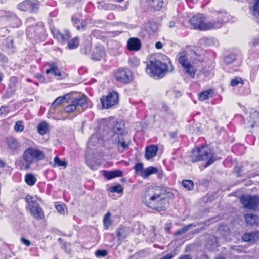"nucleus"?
Instances as JSON below:
<instances>
[{
	"mask_svg": "<svg viewBox=\"0 0 259 259\" xmlns=\"http://www.w3.org/2000/svg\"><path fill=\"white\" fill-rule=\"evenodd\" d=\"M45 157L44 152L37 148H27L23 153V159L25 162L22 164L23 168L26 170L29 169L32 163L44 159Z\"/></svg>",
	"mask_w": 259,
	"mask_h": 259,
	"instance_id": "7ed1b4c3",
	"label": "nucleus"
},
{
	"mask_svg": "<svg viewBox=\"0 0 259 259\" xmlns=\"http://www.w3.org/2000/svg\"><path fill=\"white\" fill-rule=\"evenodd\" d=\"M14 130L16 132H22L24 130V126L22 121H18L14 125Z\"/></svg>",
	"mask_w": 259,
	"mask_h": 259,
	"instance_id": "ea45409f",
	"label": "nucleus"
},
{
	"mask_svg": "<svg viewBox=\"0 0 259 259\" xmlns=\"http://www.w3.org/2000/svg\"><path fill=\"white\" fill-rule=\"evenodd\" d=\"M17 79L16 77H13L10 79V84L9 88L11 90L10 92L13 94L16 90L15 85L17 83Z\"/></svg>",
	"mask_w": 259,
	"mask_h": 259,
	"instance_id": "e433bc0d",
	"label": "nucleus"
},
{
	"mask_svg": "<svg viewBox=\"0 0 259 259\" xmlns=\"http://www.w3.org/2000/svg\"><path fill=\"white\" fill-rule=\"evenodd\" d=\"M33 19L32 18H28L27 20V22H28V21H31V20H33Z\"/></svg>",
	"mask_w": 259,
	"mask_h": 259,
	"instance_id": "338daca9",
	"label": "nucleus"
},
{
	"mask_svg": "<svg viewBox=\"0 0 259 259\" xmlns=\"http://www.w3.org/2000/svg\"><path fill=\"white\" fill-rule=\"evenodd\" d=\"M110 191L111 192H117L120 193L123 191V188L121 185H118L117 186L111 187L110 188Z\"/></svg>",
	"mask_w": 259,
	"mask_h": 259,
	"instance_id": "a19ab883",
	"label": "nucleus"
},
{
	"mask_svg": "<svg viewBox=\"0 0 259 259\" xmlns=\"http://www.w3.org/2000/svg\"><path fill=\"white\" fill-rule=\"evenodd\" d=\"M141 46V41L137 38H131L127 41V48L129 50L138 51Z\"/></svg>",
	"mask_w": 259,
	"mask_h": 259,
	"instance_id": "dca6fc26",
	"label": "nucleus"
},
{
	"mask_svg": "<svg viewBox=\"0 0 259 259\" xmlns=\"http://www.w3.org/2000/svg\"><path fill=\"white\" fill-rule=\"evenodd\" d=\"M107 253V251L106 250H97L95 252V255L97 257H103L106 256Z\"/></svg>",
	"mask_w": 259,
	"mask_h": 259,
	"instance_id": "79ce46f5",
	"label": "nucleus"
},
{
	"mask_svg": "<svg viewBox=\"0 0 259 259\" xmlns=\"http://www.w3.org/2000/svg\"><path fill=\"white\" fill-rule=\"evenodd\" d=\"M113 130L114 132L117 134H121L122 132V130L119 127H114Z\"/></svg>",
	"mask_w": 259,
	"mask_h": 259,
	"instance_id": "5fc2aeb1",
	"label": "nucleus"
},
{
	"mask_svg": "<svg viewBox=\"0 0 259 259\" xmlns=\"http://www.w3.org/2000/svg\"><path fill=\"white\" fill-rule=\"evenodd\" d=\"M6 108L4 107H2L0 108V115H3V114H4L6 112Z\"/></svg>",
	"mask_w": 259,
	"mask_h": 259,
	"instance_id": "052dcab7",
	"label": "nucleus"
},
{
	"mask_svg": "<svg viewBox=\"0 0 259 259\" xmlns=\"http://www.w3.org/2000/svg\"><path fill=\"white\" fill-rule=\"evenodd\" d=\"M26 201L28 209L31 216L36 220H42L45 217L44 213L35 198L31 195H27L26 197Z\"/></svg>",
	"mask_w": 259,
	"mask_h": 259,
	"instance_id": "0eeeda50",
	"label": "nucleus"
},
{
	"mask_svg": "<svg viewBox=\"0 0 259 259\" xmlns=\"http://www.w3.org/2000/svg\"><path fill=\"white\" fill-rule=\"evenodd\" d=\"M161 198V189L159 187H152L145 191L143 201L147 206L152 208Z\"/></svg>",
	"mask_w": 259,
	"mask_h": 259,
	"instance_id": "39448f33",
	"label": "nucleus"
},
{
	"mask_svg": "<svg viewBox=\"0 0 259 259\" xmlns=\"http://www.w3.org/2000/svg\"><path fill=\"white\" fill-rule=\"evenodd\" d=\"M213 91L212 90L205 91L200 93L199 95V99L200 101H204L208 98L209 95Z\"/></svg>",
	"mask_w": 259,
	"mask_h": 259,
	"instance_id": "473e14b6",
	"label": "nucleus"
},
{
	"mask_svg": "<svg viewBox=\"0 0 259 259\" xmlns=\"http://www.w3.org/2000/svg\"><path fill=\"white\" fill-rule=\"evenodd\" d=\"M240 83L243 84L242 79L240 77H235L231 80V85L234 87Z\"/></svg>",
	"mask_w": 259,
	"mask_h": 259,
	"instance_id": "37998d69",
	"label": "nucleus"
},
{
	"mask_svg": "<svg viewBox=\"0 0 259 259\" xmlns=\"http://www.w3.org/2000/svg\"><path fill=\"white\" fill-rule=\"evenodd\" d=\"M19 10L23 11H29L31 13H35L38 10V4L35 0H26L18 5Z\"/></svg>",
	"mask_w": 259,
	"mask_h": 259,
	"instance_id": "f8f14e48",
	"label": "nucleus"
},
{
	"mask_svg": "<svg viewBox=\"0 0 259 259\" xmlns=\"http://www.w3.org/2000/svg\"><path fill=\"white\" fill-rule=\"evenodd\" d=\"M103 175L108 180H110L117 177H120L122 175V172L120 170H116L112 171H103Z\"/></svg>",
	"mask_w": 259,
	"mask_h": 259,
	"instance_id": "5701e85b",
	"label": "nucleus"
},
{
	"mask_svg": "<svg viewBox=\"0 0 259 259\" xmlns=\"http://www.w3.org/2000/svg\"><path fill=\"white\" fill-rule=\"evenodd\" d=\"M157 169L154 167H149L142 172L141 176L144 178H147L149 175L157 172Z\"/></svg>",
	"mask_w": 259,
	"mask_h": 259,
	"instance_id": "bb28decb",
	"label": "nucleus"
},
{
	"mask_svg": "<svg viewBox=\"0 0 259 259\" xmlns=\"http://www.w3.org/2000/svg\"><path fill=\"white\" fill-rule=\"evenodd\" d=\"M72 21L75 26L77 25H78V23L79 22H80V20L78 19L76 14L73 16V17L72 18Z\"/></svg>",
	"mask_w": 259,
	"mask_h": 259,
	"instance_id": "8fccbe9b",
	"label": "nucleus"
},
{
	"mask_svg": "<svg viewBox=\"0 0 259 259\" xmlns=\"http://www.w3.org/2000/svg\"><path fill=\"white\" fill-rule=\"evenodd\" d=\"M236 59V56L234 54H230L226 56L224 58L225 63L229 64L232 63Z\"/></svg>",
	"mask_w": 259,
	"mask_h": 259,
	"instance_id": "58836bf2",
	"label": "nucleus"
},
{
	"mask_svg": "<svg viewBox=\"0 0 259 259\" xmlns=\"http://www.w3.org/2000/svg\"><path fill=\"white\" fill-rule=\"evenodd\" d=\"M54 162L55 165H57V166L60 167L65 168L67 165V163L66 161L61 160L58 156H56L54 158Z\"/></svg>",
	"mask_w": 259,
	"mask_h": 259,
	"instance_id": "72a5a7b5",
	"label": "nucleus"
},
{
	"mask_svg": "<svg viewBox=\"0 0 259 259\" xmlns=\"http://www.w3.org/2000/svg\"><path fill=\"white\" fill-rule=\"evenodd\" d=\"M217 238L214 236H210L207 241V247L209 249L213 250L218 246Z\"/></svg>",
	"mask_w": 259,
	"mask_h": 259,
	"instance_id": "b1692460",
	"label": "nucleus"
},
{
	"mask_svg": "<svg viewBox=\"0 0 259 259\" xmlns=\"http://www.w3.org/2000/svg\"><path fill=\"white\" fill-rule=\"evenodd\" d=\"M25 182L29 186H33L35 184L36 179L32 174H27L25 177Z\"/></svg>",
	"mask_w": 259,
	"mask_h": 259,
	"instance_id": "cd10ccee",
	"label": "nucleus"
},
{
	"mask_svg": "<svg viewBox=\"0 0 259 259\" xmlns=\"http://www.w3.org/2000/svg\"><path fill=\"white\" fill-rule=\"evenodd\" d=\"M79 45V39L76 37L70 40L68 42V47L70 49L76 48Z\"/></svg>",
	"mask_w": 259,
	"mask_h": 259,
	"instance_id": "7c9ffc66",
	"label": "nucleus"
},
{
	"mask_svg": "<svg viewBox=\"0 0 259 259\" xmlns=\"http://www.w3.org/2000/svg\"><path fill=\"white\" fill-rule=\"evenodd\" d=\"M143 165L142 163H137L135 165V169L136 172H140L141 174L144 170Z\"/></svg>",
	"mask_w": 259,
	"mask_h": 259,
	"instance_id": "de8ad7c7",
	"label": "nucleus"
},
{
	"mask_svg": "<svg viewBox=\"0 0 259 259\" xmlns=\"http://www.w3.org/2000/svg\"><path fill=\"white\" fill-rule=\"evenodd\" d=\"M56 208L57 211L59 213H60V214H64L65 213L64 207L63 205H61V204L56 205Z\"/></svg>",
	"mask_w": 259,
	"mask_h": 259,
	"instance_id": "09e8293b",
	"label": "nucleus"
},
{
	"mask_svg": "<svg viewBox=\"0 0 259 259\" xmlns=\"http://www.w3.org/2000/svg\"><path fill=\"white\" fill-rule=\"evenodd\" d=\"M52 33L54 37L61 43L67 40L70 36L69 32L66 30L60 32L58 30L54 29L52 31Z\"/></svg>",
	"mask_w": 259,
	"mask_h": 259,
	"instance_id": "2eb2a0df",
	"label": "nucleus"
},
{
	"mask_svg": "<svg viewBox=\"0 0 259 259\" xmlns=\"http://www.w3.org/2000/svg\"><path fill=\"white\" fill-rule=\"evenodd\" d=\"M173 66L168 58L163 55H160L152 59L147 64L146 72L150 76L156 78L163 77L166 73L171 72Z\"/></svg>",
	"mask_w": 259,
	"mask_h": 259,
	"instance_id": "f257e3e1",
	"label": "nucleus"
},
{
	"mask_svg": "<svg viewBox=\"0 0 259 259\" xmlns=\"http://www.w3.org/2000/svg\"><path fill=\"white\" fill-rule=\"evenodd\" d=\"M240 201L245 208L255 210L259 207V196L243 195Z\"/></svg>",
	"mask_w": 259,
	"mask_h": 259,
	"instance_id": "1a4fd4ad",
	"label": "nucleus"
},
{
	"mask_svg": "<svg viewBox=\"0 0 259 259\" xmlns=\"http://www.w3.org/2000/svg\"><path fill=\"white\" fill-rule=\"evenodd\" d=\"M220 20H212L205 22V17L202 14H197L193 16L189 20V22L195 29L200 30H207L211 29L219 28L221 27L223 22H225L222 17Z\"/></svg>",
	"mask_w": 259,
	"mask_h": 259,
	"instance_id": "f03ea898",
	"label": "nucleus"
},
{
	"mask_svg": "<svg viewBox=\"0 0 259 259\" xmlns=\"http://www.w3.org/2000/svg\"><path fill=\"white\" fill-rule=\"evenodd\" d=\"M179 259H191V257L189 255H185L181 256Z\"/></svg>",
	"mask_w": 259,
	"mask_h": 259,
	"instance_id": "680f3d73",
	"label": "nucleus"
},
{
	"mask_svg": "<svg viewBox=\"0 0 259 259\" xmlns=\"http://www.w3.org/2000/svg\"><path fill=\"white\" fill-rule=\"evenodd\" d=\"M128 62L130 64L134 67L138 66L140 63V60L136 57L130 58L128 60Z\"/></svg>",
	"mask_w": 259,
	"mask_h": 259,
	"instance_id": "4c0bfd02",
	"label": "nucleus"
},
{
	"mask_svg": "<svg viewBox=\"0 0 259 259\" xmlns=\"http://www.w3.org/2000/svg\"><path fill=\"white\" fill-rule=\"evenodd\" d=\"M252 13L254 16L259 15V0H254Z\"/></svg>",
	"mask_w": 259,
	"mask_h": 259,
	"instance_id": "f704fd0d",
	"label": "nucleus"
},
{
	"mask_svg": "<svg viewBox=\"0 0 259 259\" xmlns=\"http://www.w3.org/2000/svg\"><path fill=\"white\" fill-rule=\"evenodd\" d=\"M242 240L245 242H254L259 239V232L254 231L246 233L242 237Z\"/></svg>",
	"mask_w": 259,
	"mask_h": 259,
	"instance_id": "f3484780",
	"label": "nucleus"
},
{
	"mask_svg": "<svg viewBox=\"0 0 259 259\" xmlns=\"http://www.w3.org/2000/svg\"><path fill=\"white\" fill-rule=\"evenodd\" d=\"M118 101V94L115 92H111L106 96L101 98L102 106L105 108H109L115 105Z\"/></svg>",
	"mask_w": 259,
	"mask_h": 259,
	"instance_id": "9d476101",
	"label": "nucleus"
},
{
	"mask_svg": "<svg viewBox=\"0 0 259 259\" xmlns=\"http://www.w3.org/2000/svg\"><path fill=\"white\" fill-rule=\"evenodd\" d=\"M48 129V126L46 122H41L37 126V131L41 135L46 134Z\"/></svg>",
	"mask_w": 259,
	"mask_h": 259,
	"instance_id": "c85d7f7f",
	"label": "nucleus"
},
{
	"mask_svg": "<svg viewBox=\"0 0 259 259\" xmlns=\"http://www.w3.org/2000/svg\"><path fill=\"white\" fill-rule=\"evenodd\" d=\"M215 259H225V258L222 257H218Z\"/></svg>",
	"mask_w": 259,
	"mask_h": 259,
	"instance_id": "774afa93",
	"label": "nucleus"
},
{
	"mask_svg": "<svg viewBox=\"0 0 259 259\" xmlns=\"http://www.w3.org/2000/svg\"><path fill=\"white\" fill-rule=\"evenodd\" d=\"M166 200L165 198H161L160 200L158 201V203L155 204V207L152 209L157 210L158 211L164 210L166 206Z\"/></svg>",
	"mask_w": 259,
	"mask_h": 259,
	"instance_id": "a878e982",
	"label": "nucleus"
},
{
	"mask_svg": "<svg viewBox=\"0 0 259 259\" xmlns=\"http://www.w3.org/2000/svg\"><path fill=\"white\" fill-rule=\"evenodd\" d=\"M192 226H195V225L194 224H190L188 225L185 226L182 229V231H184V233L186 232L187 231H188L191 227Z\"/></svg>",
	"mask_w": 259,
	"mask_h": 259,
	"instance_id": "3c124183",
	"label": "nucleus"
},
{
	"mask_svg": "<svg viewBox=\"0 0 259 259\" xmlns=\"http://www.w3.org/2000/svg\"><path fill=\"white\" fill-rule=\"evenodd\" d=\"M162 44L160 41H158L155 44V47L158 49H161L162 48Z\"/></svg>",
	"mask_w": 259,
	"mask_h": 259,
	"instance_id": "13d9d810",
	"label": "nucleus"
},
{
	"mask_svg": "<svg viewBox=\"0 0 259 259\" xmlns=\"http://www.w3.org/2000/svg\"><path fill=\"white\" fill-rule=\"evenodd\" d=\"M158 147L154 145H151L146 147L145 157L147 160H150L154 157L157 154Z\"/></svg>",
	"mask_w": 259,
	"mask_h": 259,
	"instance_id": "a211bd4d",
	"label": "nucleus"
},
{
	"mask_svg": "<svg viewBox=\"0 0 259 259\" xmlns=\"http://www.w3.org/2000/svg\"><path fill=\"white\" fill-rule=\"evenodd\" d=\"M174 257V255L172 254H167L160 259H172Z\"/></svg>",
	"mask_w": 259,
	"mask_h": 259,
	"instance_id": "864d4df0",
	"label": "nucleus"
},
{
	"mask_svg": "<svg viewBox=\"0 0 259 259\" xmlns=\"http://www.w3.org/2000/svg\"><path fill=\"white\" fill-rule=\"evenodd\" d=\"M57 119L58 120H65V118L64 117H57Z\"/></svg>",
	"mask_w": 259,
	"mask_h": 259,
	"instance_id": "69168bd1",
	"label": "nucleus"
},
{
	"mask_svg": "<svg viewBox=\"0 0 259 259\" xmlns=\"http://www.w3.org/2000/svg\"><path fill=\"white\" fill-rule=\"evenodd\" d=\"M244 218L246 223L249 225H259V217L250 213L245 214Z\"/></svg>",
	"mask_w": 259,
	"mask_h": 259,
	"instance_id": "6ab92c4d",
	"label": "nucleus"
},
{
	"mask_svg": "<svg viewBox=\"0 0 259 259\" xmlns=\"http://www.w3.org/2000/svg\"><path fill=\"white\" fill-rule=\"evenodd\" d=\"M86 163L87 165L92 169V170H96L98 167V165L97 164H92V161L90 160L87 159L86 160Z\"/></svg>",
	"mask_w": 259,
	"mask_h": 259,
	"instance_id": "a18cd8bd",
	"label": "nucleus"
},
{
	"mask_svg": "<svg viewBox=\"0 0 259 259\" xmlns=\"http://www.w3.org/2000/svg\"><path fill=\"white\" fill-rule=\"evenodd\" d=\"M105 55L104 48L101 45L97 46L92 51L91 58L93 60L98 61L103 58Z\"/></svg>",
	"mask_w": 259,
	"mask_h": 259,
	"instance_id": "4468645a",
	"label": "nucleus"
},
{
	"mask_svg": "<svg viewBox=\"0 0 259 259\" xmlns=\"http://www.w3.org/2000/svg\"><path fill=\"white\" fill-rule=\"evenodd\" d=\"M146 1L155 10H159L163 6V0H146Z\"/></svg>",
	"mask_w": 259,
	"mask_h": 259,
	"instance_id": "393cba45",
	"label": "nucleus"
},
{
	"mask_svg": "<svg viewBox=\"0 0 259 259\" xmlns=\"http://www.w3.org/2000/svg\"><path fill=\"white\" fill-rule=\"evenodd\" d=\"M67 96H68L67 94L65 96H60L57 98L52 103V106L55 107L60 105L63 102V101L66 98Z\"/></svg>",
	"mask_w": 259,
	"mask_h": 259,
	"instance_id": "c9c22d12",
	"label": "nucleus"
},
{
	"mask_svg": "<svg viewBox=\"0 0 259 259\" xmlns=\"http://www.w3.org/2000/svg\"><path fill=\"white\" fill-rule=\"evenodd\" d=\"M183 186L187 190H191L193 188V182L190 180H185L182 181Z\"/></svg>",
	"mask_w": 259,
	"mask_h": 259,
	"instance_id": "2f4dec72",
	"label": "nucleus"
},
{
	"mask_svg": "<svg viewBox=\"0 0 259 259\" xmlns=\"http://www.w3.org/2000/svg\"><path fill=\"white\" fill-rule=\"evenodd\" d=\"M231 249L232 250L235 251L237 253H241L244 250V248L239 245L232 246Z\"/></svg>",
	"mask_w": 259,
	"mask_h": 259,
	"instance_id": "c03bdc74",
	"label": "nucleus"
},
{
	"mask_svg": "<svg viewBox=\"0 0 259 259\" xmlns=\"http://www.w3.org/2000/svg\"><path fill=\"white\" fill-rule=\"evenodd\" d=\"M87 99L84 95L79 97L74 98L70 99L68 104L64 108L65 112L69 113L73 112L81 113L87 108Z\"/></svg>",
	"mask_w": 259,
	"mask_h": 259,
	"instance_id": "423d86ee",
	"label": "nucleus"
},
{
	"mask_svg": "<svg viewBox=\"0 0 259 259\" xmlns=\"http://www.w3.org/2000/svg\"><path fill=\"white\" fill-rule=\"evenodd\" d=\"M117 80L119 82L127 83L132 80V72L128 69H119L115 73Z\"/></svg>",
	"mask_w": 259,
	"mask_h": 259,
	"instance_id": "9b49d317",
	"label": "nucleus"
},
{
	"mask_svg": "<svg viewBox=\"0 0 259 259\" xmlns=\"http://www.w3.org/2000/svg\"><path fill=\"white\" fill-rule=\"evenodd\" d=\"M185 233L184 232V231H182V229H180V230H178V231H177V232L175 233V235L176 236H179V235H181Z\"/></svg>",
	"mask_w": 259,
	"mask_h": 259,
	"instance_id": "bf43d9fd",
	"label": "nucleus"
},
{
	"mask_svg": "<svg viewBox=\"0 0 259 259\" xmlns=\"http://www.w3.org/2000/svg\"><path fill=\"white\" fill-rule=\"evenodd\" d=\"M175 26V23L174 22H170L169 23V27L170 28H174Z\"/></svg>",
	"mask_w": 259,
	"mask_h": 259,
	"instance_id": "e2e57ef3",
	"label": "nucleus"
},
{
	"mask_svg": "<svg viewBox=\"0 0 259 259\" xmlns=\"http://www.w3.org/2000/svg\"><path fill=\"white\" fill-rule=\"evenodd\" d=\"M208 160L204 167H207L215 160L211 149L207 147H196L192 152L191 160L196 162L201 160Z\"/></svg>",
	"mask_w": 259,
	"mask_h": 259,
	"instance_id": "20e7f679",
	"label": "nucleus"
},
{
	"mask_svg": "<svg viewBox=\"0 0 259 259\" xmlns=\"http://www.w3.org/2000/svg\"><path fill=\"white\" fill-rule=\"evenodd\" d=\"M21 240L22 242L24 243L26 246H29L30 245V242L29 240H27L24 238H22Z\"/></svg>",
	"mask_w": 259,
	"mask_h": 259,
	"instance_id": "603ef678",
	"label": "nucleus"
},
{
	"mask_svg": "<svg viewBox=\"0 0 259 259\" xmlns=\"http://www.w3.org/2000/svg\"><path fill=\"white\" fill-rule=\"evenodd\" d=\"M80 25H77L76 28L78 30H84L85 29V26L87 25L86 21L84 20H81L80 22Z\"/></svg>",
	"mask_w": 259,
	"mask_h": 259,
	"instance_id": "49530a36",
	"label": "nucleus"
},
{
	"mask_svg": "<svg viewBox=\"0 0 259 259\" xmlns=\"http://www.w3.org/2000/svg\"><path fill=\"white\" fill-rule=\"evenodd\" d=\"M158 25L153 22L148 23L145 26V30L150 35L156 32L158 30Z\"/></svg>",
	"mask_w": 259,
	"mask_h": 259,
	"instance_id": "4be33fe9",
	"label": "nucleus"
},
{
	"mask_svg": "<svg viewBox=\"0 0 259 259\" xmlns=\"http://www.w3.org/2000/svg\"><path fill=\"white\" fill-rule=\"evenodd\" d=\"M119 144L121 145V146L123 148L125 149L128 147V143H126L125 142H121L119 143Z\"/></svg>",
	"mask_w": 259,
	"mask_h": 259,
	"instance_id": "6e6d98bb",
	"label": "nucleus"
},
{
	"mask_svg": "<svg viewBox=\"0 0 259 259\" xmlns=\"http://www.w3.org/2000/svg\"><path fill=\"white\" fill-rule=\"evenodd\" d=\"M6 142L8 149L13 152L18 153L19 151L21 145L17 140L13 137H9L6 139Z\"/></svg>",
	"mask_w": 259,
	"mask_h": 259,
	"instance_id": "ddd939ff",
	"label": "nucleus"
},
{
	"mask_svg": "<svg viewBox=\"0 0 259 259\" xmlns=\"http://www.w3.org/2000/svg\"><path fill=\"white\" fill-rule=\"evenodd\" d=\"M5 162L3 161L0 160V167H3L5 166Z\"/></svg>",
	"mask_w": 259,
	"mask_h": 259,
	"instance_id": "0e129e2a",
	"label": "nucleus"
},
{
	"mask_svg": "<svg viewBox=\"0 0 259 259\" xmlns=\"http://www.w3.org/2000/svg\"><path fill=\"white\" fill-rule=\"evenodd\" d=\"M179 62L184 67L186 72L194 78L197 69L194 65V62L190 59L188 55L181 54L179 58Z\"/></svg>",
	"mask_w": 259,
	"mask_h": 259,
	"instance_id": "6e6552de",
	"label": "nucleus"
},
{
	"mask_svg": "<svg viewBox=\"0 0 259 259\" xmlns=\"http://www.w3.org/2000/svg\"><path fill=\"white\" fill-rule=\"evenodd\" d=\"M50 69L46 70V74H48L51 73L52 74H54L56 77H57L58 79H60L62 74L58 67L54 63H51L50 65Z\"/></svg>",
	"mask_w": 259,
	"mask_h": 259,
	"instance_id": "aec40b11",
	"label": "nucleus"
},
{
	"mask_svg": "<svg viewBox=\"0 0 259 259\" xmlns=\"http://www.w3.org/2000/svg\"><path fill=\"white\" fill-rule=\"evenodd\" d=\"M111 216V214L110 212H108L106 213L105 215L103 218V223L104 227L106 229H108L109 226L111 225L112 222L110 219V217Z\"/></svg>",
	"mask_w": 259,
	"mask_h": 259,
	"instance_id": "c756f323",
	"label": "nucleus"
},
{
	"mask_svg": "<svg viewBox=\"0 0 259 259\" xmlns=\"http://www.w3.org/2000/svg\"><path fill=\"white\" fill-rule=\"evenodd\" d=\"M7 60L6 57L2 53H0V61L2 62H6Z\"/></svg>",
	"mask_w": 259,
	"mask_h": 259,
	"instance_id": "4d7b16f0",
	"label": "nucleus"
},
{
	"mask_svg": "<svg viewBox=\"0 0 259 259\" xmlns=\"http://www.w3.org/2000/svg\"><path fill=\"white\" fill-rule=\"evenodd\" d=\"M117 235L120 240H123L126 238L130 234L129 229L127 228L121 227L117 230Z\"/></svg>",
	"mask_w": 259,
	"mask_h": 259,
	"instance_id": "412c9836",
	"label": "nucleus"
}]
</instances>
